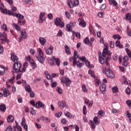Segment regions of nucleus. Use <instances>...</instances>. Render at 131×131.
I'll return each mask as SVG.
<instances>
[{"instance_id":"obj_31","label":"nucleus","mask_w":131,"mask_h":131,"mask_svg":"<svg viewBox=\"0 0 131 131\" xmlns=\"http://www.w3.org/2000/svg\"><path fill=\"white\" fill-rule=\"evenodd\" d=\"M99 61L100 64H104L105 62L104 58L102 57V55H99Z\"/></svg>"},{"instance_id":"obj_59","label":"nucleus","mask_w":131,"mask_h":131,"mask_svg":"<svg viewBox=\"0 0 131 131\" xmlns=\"http://www.w3.org/2000/svg\"><path fill=\"white\" fill-rule=\"evenodd\" d=\"M85 65H86V67L90 68V62L88 60H86L85 61Z\"/></svg>"},{"instance_id":"obj_23","label":"nucleus","mask_w":131,"mask_h":131,"mask_svg":"<svg viewBox=\"0 0 131 131\" xmlns=\"http://www.w3.org/2000/svg\"><path fill=\"white\" fill-rule=\"evenodd\" d=\"M13 16L16 17V18H18V19H20V20H21V19H24V16H23V15L20 13H15L13 14Z\"/></svg>"},{"instance_id":"obj_42","label":"nucleus","mask_w":131,"mask_h":131,"mask_svg":"<svg viewBox=\"0 0 131 131\" xmlns=\"http://www.w3.org/2000/svg\"><path fill=\"white\" fill-rule=\"evenodd\" d=\"M16 73H18L16 75V80H18V79H20V78H21V75L23 74V73H22V71H20Z\"/></svg>"},{"instance_id":"obj_19","label":"nucleus","mask_w":131,"mask_h":131,"mask_svg":"<svg viewBox=\"0 0 131 131\" xmlns=\"http://www.w3.org/2000/svg\"><path fill=\"white\" fill-rule=\"evenodd\" d=\"M46 15L45 12H41L39 15V23H43V16Z\"/></svg>"},{"instance_id":"obj_56","label":"nucleus","mask_w":131,"mask_h":131,"mask_svg":"<svg viewBox=\"0 0 131 131\" xmlns=\"http://www.w3.org/2000/svg\"><path fill=\"white\" fill-rule=\"evenodd\" d=\"M21 125H22L23 126L24 125H26V123L25 122V118H23L22 119V121L21 122Z\"/></svg>"},{"instance_id":"obj_28","label":"nucleus","mask_w":131,"mask_h":131,"mask_svg":"<svg viewBox=\"0 0 131 131\" xmlns=\"http://www.w3.org/2000/svg\"><path fill=\"white\" fill-rule=\"evenodd\" d=\"M14 116H12L11 115H10L8 116L7 118V121L8 122H12L14 120Z\"/></svg>"},{"instance_id":"obj_47","label":"nucleus","mask_w":131,"mask_h":131,"mask_svg":"<svg viewBox=\"0 0 131 131\" xmlns=\"http://www.w3.org/2000/svg\"><path fill=\"white\" fill-rule=\"evenodd\" d=\"M78 59L83 62H85V61H86V58L85 56L79 57Z\"/></svg>"},{"instance_id":"obj_10","label":"nucleus","mask_w":131,"mask_h":131,"mask_svg":"<svg viewBox=\"0 0 131 131\" xmlns=\"http://www.w3.org/2000/svg\"><path fill=\"white\" fill-rule=\"evenodd\" d=\"M73 57L74 58V66H76V61H77L76 59H77V58H79V56H78V55H77V51L76 50L74 51Z\"/></svg>"},{"instance_id":"obj_45","label":"nucleus","mask_w":131,"mask_h":131,"mask_svg":"<svg viewBox=\"0 0 131 131\" xmlns=\"http://www.w3.org/2000/svg\"><path fill=\"white\" fill-rule=\"evenodd\" d=\"M113 38H114V39H116V38H117V39H121V37L120 36V35H114L113 36Z\"/></svg>"},{"instance_id":"obj_25","label":"nucleus","mask_w":131,"mask_h":131,"mask_svg":"<svg viewBox=\"0 0 131 131\" xmlns=\"http://www.w3.org/2000/svg\"><path fill=\"white\" fill-rule=\"evenodd\" d=\"M25 91L27 92L28 93L30 92L31 91H32V89H31V87L30 86V85L27 84L25 86Z\"/></svg>"},{"instance_id":"obj_24","label":"nucleus","mask_w":131,"mask_h":131,"mask_svg":"<svg viewBox=\"0 0 131 131\" xmlns=\"http://www.w3.org/2000/svg\"><path fill=\"white\" fill-rule=\"evenodd\" d=\"M0 110L2 112H6L7 110V107H6V105L4 104H1L0 105Z\"/></svg>"},{"instance_id":"obj_1","label":"nucleus","mask_w":131,"mask_h":131,"mask_svg":"<svg viewBox=\"0 0 131 131\" xmlns=\"http://www.w3.org/2000/svg\"><path fill=\"white\" fill-rule=\"evenodd\" d=\"M21 67L22 64L19 61L14 62L13 66V70L16 73H18V72L22 71Z\"/></svg>"},{"instance_id":"obj_34","label":"nucleus","mask_w":131,"mask_h":131,"mask_svg":"<svg viewBox=\"0 0 131 131\" xmlns=\"http://www.w3.org/2000/svg\"><path fill=\"white\" fill-rule=\"evenodd\" d=\"M25 23H26V21L25 20L21 21V19H20V18L18 19V24L20 26H21V25H25Z\"/></svg>"},{"instance_id":"obj_26","label":"nucleus","mask_w":131,"mask_h":131,"mask_svg":"<svg viewBox=\"0 0 131 131\" xmlns=\"http://www.w3.org/2000/svg\"><path fill=\"white\" fill-rule=\"evenodd\" d=\"M65 115L67 116V117H68L69 118H71L73 119V118H74V116L72 115L71 114H70V113H69V112H67L65 113Z\"/></svg>"},{"instance_id":"obj_27","label":"nucleus","mask_w":131,"mask_h":131,"mask_svg":"<svg viewBox=\"0 0 131 131\" xmlns=\"http://www.w3.org/2000/svg\"><path fill=\"white\" fill-rule=\"evenodd\" d=\"M64 51L67 55H70L71 54L69 50V47L67 45L64 46Z\"/></svg>"},{"instance_id":"obj_9","label":"nucleus","mask_w":131,"mask_h":131,"mask_svg":"<svg viewBox=\"0 0 131 131\" xmlns=\"http://www.w3.org/2000/svg\"><path fill=\"white\" fill-rule=\"evenodd\" d=\"M11 59L13 62H14V63L19 62L18 61V57H17V55H16L15 53L11 54Z\"/></svg>"},{"instance_id":"obj_37","label":"nucleus","mask_w":131,"mask_h":131,"mask_svg":"<svg viewBox=\"0 0 131 131\" xmlns=\"http://www.w3.org/2000/svg\"><path fill=\"white\" fill-rule=\"evenodd\" d=\"M15 123H16V125L14 127V128H17L18 131H22V128H21V126L18 125V124H17V121H15Z\"/></svg>"},{"instance_id":"obj_50","label":"nucleus","mask_w":131,"mask_h":131,"mask_svg":"<svg viewBox=\"0 0 131 131\" xmlns=\"http://www.w3.org/2000/svg\"><path fill=\"white\" fill-rule=\"evenodd\" d=\"M112 90L114 93H118V88H117V86L113 87L112 88Z\"/></svg>"},{"instance_id":"obj_8","label":"nucleus","mask_w":131,"mask_h":131,"mask_svg":"<svg viewBox=\"0 0 131 131\" xmlns=\"http://www.w3.org/2000/svg\"><path fill=\"white\" fill-rule=\"evenodd\" d=\"M2 37H3L1 39V40H2L1 43L2 45H5L6 43V41H7V40L8 39L7 38V34L6 33H3V34H1Z\"/></svg>"},{"instance_id":"obj_52","label":"nucleus","mask_w":131,"mask_h":131,"mask_svg":"<svg viewBox=\"0 0 131 131\" xmlns=\"http://www.w3.org/2000/svg\"><path fill=\"white\" fill-rule=\"evenodd\" d=\"M126 104H127V106L129 107L130 109H131V101L130 100H127L126 101Z\"/></svg>"},{"instance_id":"obj_17","label":"nucleus","mask_w":131,"mask_h":131,"mask_svg":"<svg viewBox=\"0 0 131 131\" xmlns=\"http://www.w3.org/2000/svg\"><path fill=\"white\" fill-rule=\"evenodd\" d=\"M39 41L41 46H42V47H43V46H45V44L47 42V39H46L43 37H40L39 38Z\"/></svg>"},{"instance_id":"obj_5","label":"nucleus","mask_w":131,"mask_h":131,"mask_svg":"<svg viewBox=\"0 0 131 131\" xmlns=\"http://www.w3.org/2000/svg\"><path fill=\"white\" fill-rule=\"evenodd\" d=\"M54 24L56 26H60L61 28H63L64 26H65V24L63 23V21H61V19L59 17H57L56 18V19L54 21Z\"/></svg>"},{"instance_id":"obj_51","label":"nucleus","mask_w":131,"mask_h":131,"mask_svg":"<svg viewBox=\"0 0 131 131\" xmlns=\"http://www.w3.org/2000/svg\"><path fill=\"white\" fill-rule=\"evenodd\" d=\"M61 116H62V112H59L58 113H56L55 114V116H56V117H57V118H59L61 117Z\"/></svg>"},{"instance_id":"obj_32","label":"nucleus","mask_w":131,"mask_h":131,"mask_svg":"<svg viewBox=\"0 0 131 131\" xmlns=\"http://www.w3.org/2000/svg\"><path fill=\"white\" fill-rule=\"evenodd\" d=\"M93 121L95 124H97V125H99L100 124V121L98 120V117H94L93 119Z\"/></svg>"},{"instance_id":"obj_4","label":"nucleus","mask_w":131,"mask_h":131,"mask_svg":"<svg viewBox=\"0 0 131 131\" xmlns=\"http://www.w3.org/2000/svg\"><path fill=\"white\" fill-rule=\"evenodd\" d=\"M60 80L61 82H62L63 83H65L67 86H69V85L71 84V80H70L69 78L66 77H62L61 78Z\"/></svg>"},{"instance_id":"obj_60","label":"nucleus","mask_w":131,"mask_h":131,"mask_svg":"<svg viewBox=\"0 0 131 131\" xmlns=\"http://www.w3.org/2000/svg\"><path fill=\"white\" fill-rule=\"evenodd\" d=\"M70 25L71 27H74V26H75V25H76V23L73 22V21H70Z\"/></svg>"},{"instance_id":"obj_64","label":"nucleus","mask_w":131,"mask_h":131,"mask_svg":"<svg viewBox=\"0 0 131 131\" xmlns=\"http://www.w3.org/2000/svg\"><path fill=\"white\" fill-rule=\"evenodd\" d=\"M12 127L11 126H9L6 129L5 131H12Z\"/></svg>"},{"instance_id":"obj_41","label":"nucleus","mask_w":131,"mask_h":131,"mask_svg":"<svg viewBox=\"0 0 131 131\" xmlns=\"http://www.w3.org/2000/svg\"><path fill=\"white\" fill-rule=\"evenodd\" d=\"M66 28L67 31H72V27L70 26V24H67L66 25Z\"/></svg>"},{"instance_id":"obj_6","label":"nucleus","mask_w":131,"mask_h":131,"mask_svg":"<svg viewBox=\"0 0 131 131\" xmlns=\"http://www.w3.org/2000/svg\"><path fill=\"white\" fill-rule=\"evenodd\" d=\"M68 5L69 6L70 8H73V7H76L79 5V0H74V3H72L71 0H69L68 2Z\"/></svg>"},{"instance_id":"obj_44","label":"nucleus","mask_w":131,"mask_h":131,"mask_svg":"<svg viewBox=\"0 0 131 131\" xmlns=\"http://www.w3.org/2000/svg\"><path fill=\"white\" fill-rule=\"evenodd\" d=\"M27 59L29 60V62L31 63V65L32 64H33V63H35V62H34V61L33 60V59H32V58H31V57L30 56H28L27 57Z\"/></svg>"},{"instance_id":"obj_13","label":"nucleus","mask_w":131,"mask_h":131,"mask_svg":"<svg viewBox=\"0 0 131 131\" xmlns=\"http://www.w3.org/2000/svg\"><path fill=\"white\" fill-rule=\"evenodd\" d=\"M11 95V92L7 88H5L3 90V96L4 97H7Z\"/></svg>"},{"instance_id":"obj_61","label":"nucleus","mask_w":131,"mask_h":131,"mask_svg":"<svg viewBox=\"0 0 131 131\" xmlns=\"http://www.w3.org/2000/svg\"><path fill=\"white\" fill-rule=\"evenodd\" d=\"M3 29L5 31H7L8 30V28H7V25L6 24H3L2 26Z\"/></svg>"},{"instance_id":"obj_36","label":"nucleus","mask_w":131,"mask_h":131,"mask_svg":"<svg viewBox=\"0 0 131 131\" xmlns=\"http://www.w3.org/2000/svg\"><path fill=\"white\" fill-rule=\"evenodd\" d=\"M49 64L51 66L55 65V60L54 59V56H53L52 58L50 60H49Z\"/></svg>"},{"instance_id":"obj_43","label":"nucleus","mask_w":131,"mask_h":131,"mask_svg":"<svg viewBox=\"0 0 131 131\" xmlns=\"http://www.w3.org/2000/svg\"><path fill=\"white\" fill-rule=\"evenodd\" d=\"M90 124H91L92 129H95V128H96V125H95V123L93 122L92 120H90Z\"/></svg>"},{"instance_id":"obj_21","label":"nucleus","mask_w":131,"mask_h":131,"mask_svg":"<svg viewBox=\"0 0 131 131\" xmlns=\"http://www.w3.org/2000/svg\"><path fill=\"white\" fill-rule=\"evenodd\" d=\"M5 72H6L5 66H0V75H5Z\"/></svg>"},{"instance_id":"obj_20","label":"nucleus","mask_w":131,"mask_h":131,"mask_svg":"<svg viewBox=\"0 0 131 131\" xmlns=\"http://www.w3.org/2000/svg\"><path fill=\"white\" fill-rule=\"evenodd\" d=\"M100 91L101 92V93H104V92H105V91H106V84L104 83H102L100 84Z\"/></svg>"},{"instance_id":"obj_14","label":"nucleus","mask_w":131,"mask_h":131,"mask_svg":"<svg viewBox=\"0 0 131 131\" xmlns=\"http://www.w3.org/2000/svg\"><path fill=\"white\" fill-rule=\"evenodd\" d=\"M21 37L24 38V39H26L27 38V32L25 31V29H24L23 31H20Z\"/></svg>"},{"instance_id":"obj_18","label":"nucleus","mask_w":131,"mask_h":131,"mask_svg":"<svg viewBox=\"0 0 131 131\" xmlns=\"http://www.w3.org/2000/svg\"><path fill=\"white\" fill-rule=\"evenodd\" d=\"M28 67V63L27 62H25L23 64V68L21 69V73H24V72H26V69Z\"/></svg>"},{"instance_id":"obj_54","label":"nucleus","mask_w":131,"mask_h":131,"mask_svg":"<svg viewBox=\"0 0 131 131\" xmlns=\"http://www.w3.org/2000/svg\"><path fill=\"white\" fill-rule=\"evenodd\" d=\"M125 92L127 95H130V90L129 89V88L127 87L126 88V89L125 90Z\"/></svg>"},{"instance_id":"obj_38","label":"nucleus","mask_w":131,"mask_h":131,"mask_svg":"<svg viewBox=\"0 0 131 131\" xmlns=\"http://www.w3.org/2000/svg\"><path fill=\"white\" fill-rule=\"evenodd\" d=\"M14 79H15V76H13L10 79L8 80L6 82H9V83H11L13 84L14 83Z\"/></svg>"},{"instance_id":"obj_58","label":"nucleus","mask_w":131,"mask_h":131,"mask_svg":"<svg viewBox=\"0 0 131 131\" xmlns=\"http://www.w3.org/2000/svg\"><path fill=\"white\" fill-rule=\"evenodd\" d=\"M123 78L124 79V83H125V84H128V82L126 80V77H125V76H123Z\"/></svg>"},{"instance_id":"obj_15","label":"nucleus","mask_w":131,"mask_h":131,"mask_svg":"<svg viewBox=\"0 0 131 131\" xmlns=\"http://www.w3.org/2000/svg\"><path fill=\"white\" fill-rule=\"evenodd\" d=\"M58 105L61 109H64L65 108V106H66V103L65 101L62 100L61 101H59L58 102Z\"/></svg>"},{"instance_id":"obj_11","label":"nucleus","mask_w":131,"mask_h":131,"mask_svg":"<svg viewBox=\"0 0 131 131\" xmlns=\"http://www.w3.org/2000/svg\"><path fill=\"white\" fill-rule=\"evenodd\" d=\"M54 51V47L53 46H51L50 48L46 50V53L47 55H51Z\"/></svg>"},{"instance_id":"obj_3","label":"nucleus","mask_w":131,"mask_h":131,"mask_svg":"<svg viewBox=\"0 0 131 131\" xmlns=\"http://www.w3.org/2000/svg\"><path fill=\"white\" fill-rule=\"evenodd\" d=\"M104 70L105 71V72L106 76L109 77V78H114L115 77V76L111 69H108L106 70V68H103L102 71H104Z\"/></svg>"},{"instance_id":"obj_29","label":"nucleus","mask_w":131,"mask_h":131,"mask_svg":"<svg viewBox=\"0 0 131 131\" xmlns=\"http://www.w3.org/2000/svg\"><path fill=\"white\" fill-rule=\"evenodd\" d=\"M53 59L55 61L56 65L59 66L60 65V58H56L55 56H53Z\"/></svg>"},{"instance_id":"obj_40","label":"nucleus","mask_w":131,"mask_h":131,"mask_svg":"<svg viewBox=\"0 0 131 131\" xmlns=\"http://www.w3.org/2000/svg\"><path fill=\"white\" fill-rule=\"evenodd\" d=\"M126 20H129L130 23H131V14L130 13L126 14Z\"/></svg>"},{"instance_id":"obj_49","label":"nucleus","mask_w":131,"mask_h":131,"mask_svg":"<svg viewBox=\"0 0 131 131\" xmlns=\"http://www.w3.org/2000/svg\"><path fill=\"white\" fill-rule=\"evenodd\" d=\"M125 51H126V52L127 53V54L128 56V57H130L131 56V51H130V50H129L128 49V48H126L125 49Z\"/></svg>"},{"instance_id":"obj_7","label":"nucleus","mask_w":131,"mask_h":131,"mask_svg":"<svg viewBox=\"0 0 131 131\" xmlns=\"http://www.w3.org/2000/svg\"><path fill=\"white\" fill-rule=\"evenodd\" d=\"M123 63H122V65L123 66H124V67H126V66H128V64H129L128 63V57L127 56H125L123 58Z\"/></svg>"},{"instance_id":"obj_62","label":"nucleus","mask_w":131,"mask_h":131,"mask_svg":"<svg viewBox=\"0 0 131 131\" xmlns=\"http://www.w3.org/2000/svg\"><path fill=\"white\" fill-rule=\"evenodd\" d=\"M31 114H32V115H35V114H36V113L35 112V110H34V109L32 108L30 112Z\"/></svg>"},{"instance_id":"obj_57","label":"nucleus","mask_w":131,"mask_h":131,"mask_svg":"<svg viewBox=\"0 0 131 131\" xmlns=\"http://www.w3.org/2000/svg\"><path fill=\"white\" fill-rule=\"evenodd\" d=\"M97 16H98L99 18H102V16H104V13H103V12H100L98 13Z\"/></svg>"},{"instance_id":"obj_35","label":"nucleus","mask_w":131,"mask_h":131,"mask_svg":"<svg viewBox=\"0 0 131 131\" xmlns=\"http://www.w3.org/2000/svg\"><path fill=\"white\" fill-rule=\"evenodd\" d=\"M104 50V53H106V55H108V56H110L112 55V52H111L110 51L108 50V48L106 49H103Z\"/></svg>"},{"instance_id":"obj_53","label":"nucleus","mask_w":131,"mask_h":131,"mask_svg":"<svg viewBox=\"0 0 131 131\" xmlns=\"http://www.w3.org/2000/svg\"><path fill=\"white\" fill-rule=\"evenodd\" d=\"M82 89L83 92H85V93L88 92V89H86V86H85V85L83 84L82 86Z\"/></svg>"},{"instance_id":"obj_12","label":"nucleus","mask_w":131,"mask_h":131,"mask_svg":"<svg viewBox=\"0 0 131 131\" xmlns=\"http://www.w3.org/2000/svg\"><path fill=\"white\" fill-rule=\"evenodd\" d=\"M78 21L79 22L80 26H82V27H85V26H86V23H85L83 19L79 18Z\"/></svg>"},{"instance_id":"obj_22","label":"nucleus","mask_w":131,"mask_h":131,"mask_svg":"<svg viewBox=\"0 0 131 131\" xmlns=\"http://www.w3.org/2000/svg\"><path fill=\"white\" fill-rule=\"evenodd\" d=\"M84 43L87 45V46H89V47H92V43H91V42L90 41V39L88 37L84 38Z\"/></svg>"},{"instance_id":"obj_16","label":"nucleus","mask_w":131,"mask_h":131,"mask_svg":"<svg viewBox=\"0 0 131 131\" xmlns=\"http://www.w3.org/2000/svg\"><path fill=\"white\" fill-rule=\"evenodd\" d=\"M36 108H45V104L40 101H38L36 103Z\"/></svg>"},{"instance_id":"obj_30","label":"nucleus","mask_w":131,"mask_h":131,"mask_svg":"<svg viewBox=\"0 0 131 131\" xmlns=\"http://www.w3.org/2000/svg\"><path fill=\"white\" fill-rule=\"evenodd\" d=\"M13 27H14V28L17 30V31H20L21 30V28L19 25H18L17 24H13Z\"/></svg>"},{"instance_id":"obj_2","label":"nucleus","mask_w":131,"mask_h":131,"mask_svg":"<svg viewBox=\"0 0 131 131\" xmlns=\"http://www.w3.org/2000/svg\"><path fill=\"white\" fill-rule=\"evenodd\" d=\"M37 51L38 52V54L40 56L39 57L36 56V59H37L38 61L41 63V64H43L45 62V58L43 57V52H42V50L41 49L38 48Z\"/></svg>"},{"instance_id":"obj_63","label":"nucleus","mask_w":131,"mask_h":131,"mask_svg":"<svg viewBox=\"0 0 131 131\" xmlns=\"http://www.w3.org/2000/svg\"><path fill=\"white\" fill-rule=\"evenodd\" d=\"M61 123L63 124H66L67 123V120L65 118H63L61 119Z\"/></svg>"},{"instance_id":"obj_55","label":"nucleus","mask_w":131,"mask_h":131,"mask_svg":"<svg viewBox=\"0 0 131 131\" xmlns=\"http://www.w3.org/2000/svg\"><path fill=\"white\" fill-rule=\"evenodd\" d=\"M29 93H30V96L31 97V98H34L35 94L33 91H31Z\"/></svg>"},{"instance_id":"obj_39","label":"nucleus","mask_w":131,"mask_h":131,"mask_svg":"<svg viewBox=\"0 0 131 131\" xmlns=\"http://www.w3.org/2000/svg\"><path fill=\"white\" fill-rule=\"evenodd\" d=\"M76 65L77 66V67H78V68H81V67L83 66V63H80L79 61H77V60H76Z\"/></svg>"},{"instance_id":"obj_33","label":"nucleus","mask_w":131,"mask_h":131,"mask_svg":"<svg viewBox=\"0 0 131 131\" xmlns=\"http://www.w3.org/2000/svg\"><path fill=\"white\" fill-rule=\"evenodd\" d=\"M108 2L110 4V5H114L115 7H116L117 6V2L115 0H108Z\"/></svg>"},{"instance_id":"obj_46","label":"nucleus","mask_w":131,"mask_h":131,"mask_svg":"<svg viewBox=\"0 0 131 131\" xmlns=\"http://www.w3.org/2000/svg\"><path fill=\"white\" fill-rule=\"evenodd\" d=\"M127 118L129 119V122H131V114L128 112V111H126Z\"/></svg>"},{"instance_id":"obj_48","label":"nucleus","mask_w":131,"mask_h":131,"mask_svg":"<svg viewBox=\"0 0 131 131\" xmlns=\"http://www.w3.org/2000/svg\"><path fill=\"white\" fill-rule=\"evenodd\" d=\"M57 91L58 93V94H60V95L63 94V91L62 90V89L59 88V87H57Z\"/></svg>"}]
</instances>
